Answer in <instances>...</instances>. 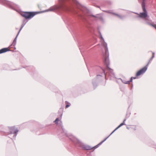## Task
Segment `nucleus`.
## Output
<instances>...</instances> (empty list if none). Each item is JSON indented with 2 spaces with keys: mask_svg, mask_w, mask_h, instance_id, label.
<instances>
[{
  "mask_svg": "<svg viewBox=\"0 0 156 156\" xmlns=\"http://www.w3.org/2000/svg\"><path fill=\"white\" fill-rule=\"evenodd\" d=\"M74 3H76V0H72ZM66 0H59L58 2V5L57 6L56 9H60L62 10L68 12L69 11V7L65 4Z\"/></svg>",
  "mask_w": 156,
  "mask_h": 156,
  "instance_id": "f257e3e1",
  "label": "nucleus"
},
{
  "mask_svg": "<svg viewBox=\"0 0 156 156\" xmlns=\"http://www.w3.org/2000/svg\"><path fill=\"white\" fill-rule=\"evenodd\" d=\"M38 13L39 12H22L21 15L26 19H30Z\"/></svg>",
  "mask_w": 156,
  "mask_h": 156,
  "instance_id": "f03ea898",
  "label": "nucleus"
},
{
  "mask_svg": "<svg viewBox=\"0 0 156 156\" xmlns=\"http://www.w3.org/2000/svg\"><path fill=\"white\" fill-rule=\"evenodd\" d=\"M144 0H143V2L142 5V9L144 12L140 13V17L142 18H145L147 16V14L146 13V10L145 7V5L144 3Z\"/></svg>",
  "mask_w": 156,
  "mask_h": 156,
  "instance_id": "7ed1b4c3",
  "label": "nucleus"
},
{
  "mask_svg": "<svg viewBox=\"0 0 156 156\" xmlns=\"http://www.w3.org/2000/svg\"><path fill=\"white\" fill-rule=\"evenodd\" d=\"M106 139V138L103 141H102L99 144H98V145H96V146L93 147H91L90 146L87 145L85 147V148L86 150H91L93 148H94V149H96L97 148H98L100 145H101L102 144L105 140Z\"/></svg>",
  "mask_w": 156,
  "mask_h": 156,
  "instance_id": "20e7f679",
  "label": "nucleus"
},
{
  "mask_svg": "<svg viewBox=\"0 0 156 156\" xmlns=\"http://www.w3.org/2000/svg\"><path fill=\"white\" fill-rule=\"evenodd\" d=\"M147 69V66H145L142 69L139 70L136 73V76H139L143 73H144Z\"/></svg>",
  "mask_w": 156,
  "mask_h": 156,
  "instance_id": "39448f33",
  "label": "nucleus"
},
{
  "mask_svg": "<svg viewBox=\"0 0 156 156\" xmlns=\"http://www.w3.org/2000/svg\"><path fill=\"white\" fill-rule=\"evenodd\" d=\"M69 138L72 141L76 144H80L81 143L80 141L74 136H71Z\"/></svg>",
  "mask_w": 156,
  "mask_h": 156,
  "instance_id": "423d86ee",
  "label": "nucleus"
},
{
  "mask_svg": "<svg viewBox=\"0 0 156 156\" xmlns=\"http://www.w3.org/2000/svg\"><path fill=\"white\" fill-rule=\"evenodd\" d=\"M126 119H125L124 120L123 122L122 123H121L111 134V135L112 134V133H113L116 130H117V129L119 128V127H120L122 126H123V125H125L124 122L125 121H126Z\"/></svg>",
  "mask_w": 156,
  "mask_h": 156,
  "instance_id": "0eeeda50",
  "label": "nucleus"
},
{
  "mask_svg": "<svg viewBox=\"0 0 156 156\" xmlns=\"http://www.w3.org/2000/svg\"><path fill=\"white\" fill-rule=\"evenodd\" d=\"M105 12H107V13H111L114 15H115V16H117L118 17H119V18H121V16L118 15V14H117L115 13H113V12H110L109 11H105Z\"/></svg>",
  "mask_w": 156,
  "mask_h": 156,
  "instance_id": "6e6552de",
  "label": "nucleus"
},
{
  "mask_svg": "<svg viewBox=\"0 0 156 156\" xmlns=\"http://www.w3.org/2000/svg\"><path fill=\"white\" fill-rule=\"evenodd\" d=\"M105 58H106V59L107 58L108 56V49H105Z\"/></svg>",
  "mask_w": 156,
  "mask_h": 156,
  "instance_id": "1a4fd4ad",
  "label": "nucleus"
},
{
  "mask_svg": "<svg viewBox=\"0 0 156 156\" xmlns=\"http://www.w3.org/2000/svg\"><path fill=\"white\" fill-rule=\"evenodd\" d=\"M11 129L12 130H14V133H17L18 130L17 129H15L14 127H12L11 128Z\"/></svg>",
  "mask_w": 156,
  "mask_h": 156,
  "instance_id": "9d476101",
  "label": "nucleus"
},
{
  "mask_svg": "<svg viewBox=\"0 0 156 156\" xmlns=\"http://www.w3.org/2000/svg\"><path fill=\"white\" fill-rule=\"evenodd\" d=\"M9 49H0V54L9 51Z\"/></svg>",
  "mask_w": 156,
  "mask_h": 156,
  "instance_id": "9b49d317",
  "label": "nucleus"
},
{
  "mask_svg": "<svg viewBox=\"0 0 156 156\" xmlns=\"http://www.w3.org/2000/svg\"><path fill=\"white\" fill-rule=\"evenodd\" d=\"M136 78V77H131V79H130V81H128L127 82V83H130V82H132V80H133V79H135Z\"/></svg>",
  "mask_w": 156,
  "mask_h": 156,
  "instance_id": "f8f14e48",
  "label": "nucleus"
},
{
  "mask_svg": "<svg viewBox=\"0 0 156 156\" xmlns=\"http://www.w3.org/2000/svg\"><path fill=\"white\" fill-rule=\"evenodd\" d=\"M59 121V120L58 118H57L54 121V122L55 124H57L58 123V122Z\"/></svg>",
  "mask_w": 156,
  "mask_h": 156,
  "instance_id": "ddd939ff",
  "label": "nucleus"
},
{
  "mask_svg": "<svg viewBox=\"0 0 156 156\" xmlns=\"http://www.w3.org/2000/svg\"><path fill=\"white\" fill-rule=\"evenodd\" d=\"M104 45L105 46V49H107V44L105 43L104 44Z\"/></svg>",
  "mask_w": 156,
  "mask_h": 156,
  "instance_id": "4468645a",
  "label": "nucleus"
},
{
  "mask_svg": "<svg viewBox=\"0 0 156 156\" xmlns=\"http://www.w3.org/2000/svg\"><path fill=\"white\" fill-rule=\"evenodd\" d=\"M69 105H67L66 106V108H68V107H69Z\"/></svg>",
  "mask_w": 156,
  "mask_h": 156,
  "instance_id": "2eb2a0df",
  "label": "nucleus"
},
{
  "mask_svg": "<svg viewBox=\"0 0 156 156\" xmlns=\"http://www.w3.org/2000/svg\"><path fill=\"white\" fill-rule=\"evenodd\" d=\"M134 130H135L136 129V126H134V128H133Z\"/></svg>",
  "mask_w": 156,
  "mask_h": 156,
  "instance_id": "dca6fc26",
  "label": "nucleus"
},
{
  "mask_svg": "<svg viewBox=\"0 0 156 156\" xmlns=\"http://www.w3.org/2000/svg\"><path fill=\"white\" fill-rule=\"evenodd\" d=\"M91 16H92L93 17H95V18L96 17V16H94V15H91Z\"/></svg>",
  "mask_w": 156,
  "mask_h": 156,
  "instance_id": "f3484780",
  "label": "nucleus"
},
{
  "mask_svg": "<svg viewBox=\"0 0 156 156\" xmlns=\"http://www.w3.org/2000/svg\"><path fill=\"white\" fill-rule=\"evenodd\" d=\"M154 53H153V55H152V58H153L154 57Z\"/></svg>",
  "mask_w": 156,
  "mask_h": 156,
  "instance_id": "a211bd4d",
  "label": "nucleus"
},
{
  "mask_svg": "<svg viewBox=\"0 0 156 156\" xmlns=\"http://www.w3.org/2000/svg\"><path fill=\"white\" fill-rule=\"evenodd\" d=\"M154 27L156 29V25L154 26Z\"/></svg>",
  "mask_w": 156,
  "mask_h": 156,
  "instance_id": "6ab92c4d",
  "label": "nucleus"
},
{
  "mask_svg": "<svg viewBox=\"0 0 156 156\" xmlns=\"http://www.w3.org/2000/svg\"><path fill=\"white\" fill-rule=\"evenodd\" d=\"M3 49H8V48H3Z\"/></svg>",
  "mask_w": 156,
  "mask_h": 156,
  "instance_id": "aec40b11",
  "label": "nucleus"
},
{
  "mask_svg": "<svg viewBox=\"0 0 156 156\" xmlns=\"http://www.w3.org/2000/svg\"><path fill=\"white\" fill-rule=\"evenodd\" d=\"M10 130H11V129H10ZM12 131H13V132H14V130H12Z\"/></svg>",
  "mask_w": 156,
  "mask_h": 156,
  "instance_id": "412c9836",
  "label": "nucleus"
}]
</instances>
